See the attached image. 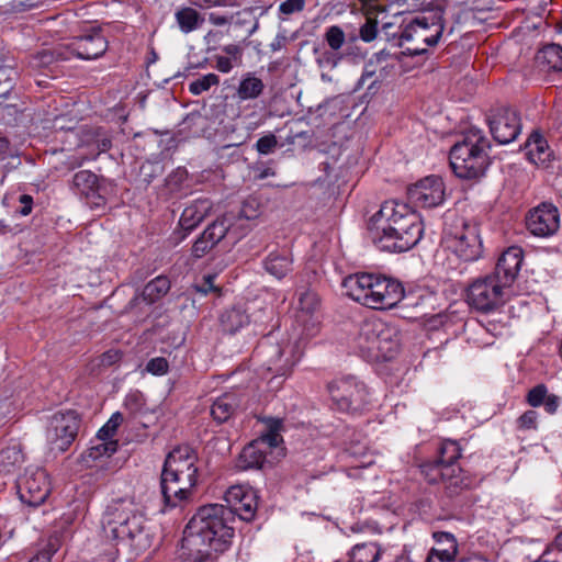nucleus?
<instances>
[{"label": "nucleus", "mask_w": 562, "mask_h": 562, "mask_svg": "<svg viewBox=\"0 0 562 562\" xmlns=\"http://www.w3.org/2000/svg\"><path fill=\"white\" fill-rule=\"evenodd\" d=\"M234 537L233 513L223 504L201 506L183 531L182 549L190 562H206L226 551Z\"/></svg>", "instance_id": "1"}, {"label": "nucleus", "mask_w": 562, "mask_h": 562, "mask_svg": "<svg viewBox=\"0 0 562 562\" xmlns=\"http://www.w3.org/2000/svg\"><path fill=\"white\" fill-rule=\"evenodd\" d=\"M145 522V516L134 502L117 499L106 507L102 530L105 539L128 542L135 551L142 552L150 548L153 542Z\"/></svg>", "instance_id": "2"}, {"label": "nucleus", "mask_w": 562, "mask_h": 562, "mask_svg": "<svg viewBox=\"0 0 562 562\" xmlns=\"http://www.w3.org/2000/svg\"><path fill=\"white\" fill-rule=\"evenodd\" d=\"M490 140L479 128H470L450 149L449 164L453 173L461 179H477L490 166Z\"/></svg>", "instance_id": "3"}, {"label": "nucleus", "mask_w": 562, "mask_h": 562, "mask_svg": "<svg viewBox=\"0 0 562 562\" xmlns=\"http://www.w3.org/2000/svg\"><path fill=\"white\" fill-rule=\"evenodd\" d=\"M461 458V448L454 440H443L438 449V457L422 465V472L429 483L441 482L449 497L457 496L467 490L471 480L464 475L457 464Z\"/></svg>", "instance_id": "4"}, {"label": "nucleus", "mask_w": 562, "mask_h": 562, "mask_svg": "<svg viewBox=\"0 0 562 562\" xmlns=\"http://www.w3.org/2000/svg\"><path fill=\"white\" fill-rule=\"evenodd\" d=\"M370 221L380 223L382 231H385V225L402 231L401 237L405 245H417L423 237L424 227L420 216L406 203L385 201Z\"/></svg>", "instance_id": "5"}, {"label": "nucleus", "mask_w": 562, "mask_h": 562, "mask_svg": "<svg viewBox=\"0 0 562 562\" xmlns=\"http://www.w3.org/2000/svg\"><path fill=\"white\" fill-rule=\"evenodd\" d=\"M445 30L442 12L415 18L403 30L400 36V45L404 42L413 43L402 53L406 56H415L427 53L426 46L438 44Z\"/></svg>", "instance_id": "6"}, {"label": "nucleus", "mask_w": 562, "mask_h": 562, "mask_svg": "<svg viewBox=\"0 0 562 562\" xmlns=\"http://www.w3.org/2000/svg\"><path fill=\"white\" fill-rule=\"evenodd\" d=\"M449 247L463 261L472 262L481 258L483 244L476 223L456 217L445 229Z\"/></svg>", "instance_id": "7"}, {"label": "nucleus", "mask_w": 562, "mask_h": 562, "mask_svg": "<svg viewBox=\"0 0 562 562\" xmlns=\"http://www.w3.org/2000/svg\"><path fill=\"white\" fill-rule=\"evenodd\" d=\"M507 286L493 274L475 279L467 288V302L476 311L487 313L504 303V290Z\"/></svg>", "instance_id": "8"}, {"label": "nucleus", "mask_w": 562, "mask_h": 562, "mask_svg": "<svg viewBox=\"0 0 562 562\" xmlns=\"http://www.w3.org/2000/svg\"><path fill=\"white\" fill-rule=\"evenodd\" d=\"M303 352L297 344L281 346L262 339L255 349V356L266 359L267 369L276 375H288L300 361Z\"/></svg>", "instance_id": "9"}, {"label": "nucleus", "mask_w": 562, "mask_h": 562, "mask_svg": "<svg viewBox=\"0 0 562 562\" xmlns=\"http://www.w3.org/2000/svg\"><path fill=\"white\" fill-rule=\"evenodd\" d=\"M330 398L337 409L346 413H357L367 404L364 385L353 376L336 379L328 384Z\"/></svg>", "instance_id": "10"}, {"label": "nucleus", "mask_w": 562, "mask_h": 562, "mask_svg": "<svg viewBox=\"0 0 562 562\" xmlns=\"http://www.w3.org/2000/svg\"><path fill=\"white\" fill-rule=\"evenodd\" d=\"M487 124L493 138L502 145L514 142L521 132L518 112L508 106L492 109L487 115Z\"/></svg>", "instance_id": "11"}, {"label": "nucleus", "mask_w": 562, "mask_h": 562, "mask_svg": "<svg viewBox=\"0 0 562 562\" xmlns=\"http://www.w3.org/2000/svg\"><path fill=\"white\" fill-rule=\"evenodd\" d=\"M79 419L75 412L56 413L52 416L46 437L52 450L66 451L77 437Z\"/></svg>", "instance_id": "12"}, {"label": "nucleus", "mask_w": 562, "mask_h": 562, "mask_svg": "<svg viewBox=\"0 0 562 562\" xmlns=\"http://www.w3.org/2000/svg\"><path fill=\"white\" fill-rule=\"evenodd\" d=\"M198 457L189 446L175 448L166 458L162 472L166 476L178 477L187 481V485H195L198 480Z\"/></svg>", "instance_id": "13"}, {"label": "nucleus", "mask_w": 562, "mask_h": 562, "mask_svg": "<svg viewBox=\"0 0 562 562\" xmlns=\"http://www.w3.org/2000/svg\"><path fill=\"white\" fill-rule=\"evenodd\" d=\"M50 493V484L45 470L26 471L18 481V494L22 503L30 507L42 505Z\"/></svg>", "instance_id": "14"}, {"label": "nucleus", "mask_w": 562, "mask_h": 562, "mask_svg": "<svg viewBox=\"0 0 562 562\" xmlns=\"http://www.w3.org/2000/svg\"><path fill=\"white\" fill-rule=\"evenodd\" d=\"M560 212L552 203L543 202L531 209L526 216L528 232L541 238H548L560 228Z\"/></svg>", "instance_id": "15"}, {"label": "nucleus", "mask_w": 562, "mask_h": 562, "mask_svg": "<svg viewBox=\"0 0 562 562\" xmlns=\"http://www.w3.org/2000/svg\"><path fill=\"white\" fill-rule=\"evenodd\" d=\"M68 57L82 60H93L104 55L108 49V41L101 30L92 29L90 32L75 36L65 44Z\"/></svg>", "instance_id": "16"}, {"label": "nucleus", "mask_w": 562, "mask_h": 562, "mask_svg": "<svg viewBox=\"0 0 562 562\" xmlns=\"http://www.w3.org/2000/svg\"><path fill=\"white\" fill-rule=\"evenodd\" d=\"M411 203L417 207L431 209L442 204L445 200L443 181L438 176H428L407 190Z\"/></svg>", "instance_id": "17"}, {"label": "nucleus", "mask_w": 562, "mask_h": 562, "mask_svg": "<svg viewBox=\"0 0 562 562\" xmlns=\"http://www.w3.org/2000/svg\"><path fill=\"white\" fill-rule=\"evenodd\" d=\"M225 505L233 513V524L238 516L241 520L251 521L257 513L258 496L252 488L232 486L225 493Z\"/></svg>", "instance_id": "18"}, {"label": "nucleus", "mask_w": 562, "mask_h": 562, "mask_svg": "<svg viewBox=\"0 0 562 562\" xmlns=\"http://www.w3.org/2000/svg\"><path fill=\"white\" fill-rule=\"evenodd\" d=\"M376 277L378 274L366 272L350 274L344 279L342 288L353 301L371 307L374 302Z\"/></svg>", "instance_id": "19"}, {"label": "nucleus", "mask_w": 562, "mask_h": 562, "mask_svg": "<svg viewBox=\"0 0 562 562\" xmlns=\"http://www.w3.org/2000/svg\"><path fill=\"white\" fill-rule=\"evenodd\" d=\"M72 189L92 210L104 209L106 200L100 192L97 175L90 170H80L74 175Z\"/></svg>", "instance_id": "20"}, {"label": "nucleus", "mask_w": 562, "mask_h": 562, "mask_svg": "<svg viewBox=\"0 0 562 562\" xmlns=\"http://www.w3.org/2000/svg\"><path fill=\"white\" fill-rule=\"evenodd\" d=\"M369 238L374 244V246L382 250L389 252H404L412 249L415 245H405V241L402 240V231L396 229V227H392L385 225V231H382L380 227V223H373V221L369 222Z\"/></svg>", "instance_id": "21"}, {"label": "nucleus", "mask_w": 562, "mask_h": 562, "mask_svg": "<svg viewBox=\"0 0 562 562\" xmlns=\"http://www.w3.org/2000/svg\"><path fill=\"white\" fill-rule=\"evenodd\" d=\"M374 302L370 308L390 310L398 305L403 299L402 284L393 279L378 276L375 281Z\"/></svg>", "instance_id": "22"}, {"label": "nucleus", "mask_w": 562, "mask_h": 562, "mask_svg": "<svg viewBox=\"0 0 562 562\" xmlns=\"http://www.w3.org/2000/svg\"><path fill=\"white\" fill-rule=\"evenodd\" d=\"M522 259V249L518 246H512L501 255L492 274L509 288L520 270Z\"/></svg>", "instance_id": "23"}, {"label": "nucleus", "mask_w": 562, "mask_h": 562, "mask_svg": "<svg viewBox=\"0 0 562 562\" xmlns=\"http://www.w3.org/2000/svg\"><path fill=\"white\" fill-rule=\"evenodd\" d=\"M161 493L165 504L170 507L178 506L181 502L190 497L191 491L195 485H187V481H182L180 476H166L161 473Z\"/></svg>", "instance_id": "24"}, {"label": "nucleus", "mask_w": 562, "mask_h": 562, "mask_svg": "<svg viewBox=\"0 0 562 562\" xmlns=\"http://www.w3.org/2000/svg\"><path fill=\"white\" fill-rule=\"evenodd\" d=\"M211 211L212 202L209 199H198L183 210L179 225L186 234H189L203 222Z\"/></svg>", "instance_id": "25"}, {"label": "nucleus", "mask_w": 562, "mask_h": 562, "mask_svg": "<svg viewBox=\"0 0 562 562\" xmlns=\"http://www.w3.org/2000/svg\"><path fill=\"white\" fill-rule=\"evenodd\" d=\"M371 360H391L400 348L398 334L394 327L384 324L379 336Z\"/></svg>", "instance_id": "26"}, {"label": "nucleus", "mask_w": 562, "mask_h": 562, "mask_svg": "<svg viewBox=\"0 0 562 562\" xmlns=\"http://www.w3.org/2000/svg\"><path fill=\"white\" fill-rule=\"evenodd\" d=\"M384 324L381 319H368L361 324L357 341L360 351L368 358H371Z\"/></svg>", "instance_id": "27"}, {"label": "nucleus", "mask_w": 562, "mask_h": 562, "mask_svg": "<svg viewBox=\"0 0 562 562\" xmlns=\"http://www.w3.org/2000/svg\"><path fill=\"white\" fill-rule=\"evenodd\" d=\"M240 407V398L236 393L218 396L211 406V415L218 424L227 422Z\"/></svg>", "instance_id": "28"}, {"label": "nucleus", "mask_w": 562, "mask_h": 562, "mask_svg": "<svg viewBox=\"0 0 562 562\" xmlns=\"http://www.w3.org/2000/svg\"><path fill=\"white\" fill-rule=\"evenodd\" d=\"M266 457L262 441L254 440L241 450L237 465L241 470H259L266 463Z\"/></svg>", "instance_id": "29"}, {"label": "nucleus", "mask_w": 562, "mask_h": 562, "mask_svg": "<svg viewBox=\"0 0 562 562\" xmlns=\"http://www.w3.org/2000/svg\"><path fill=\"white\" fill-rule=\"evenodd\" d=\"M170 290V281L165 276H159L149 281L143 289L139 295H136L131 300L130 305H135L139 300H143L147 304H154L162 296H165Z\"/></svg>", "instance_id": "30"}, {"label": "nucleus", "mask_w": 562, "mask_h": 562, "mask_svg": "<svg viewBox=\"0 0 562 562\" xmlns=\"http://www.w3.org/2000/svg\"><path fill=\"white\" fill-rule=\"evenodd\" d=\"M220 324L223 331L233 335L249 324V316L241 306H233L221 314Z\"/></svg>", "instance_id": "31"}, {"label": "nucleus", "mask_w": 562, "mask_h": 562, "mask_svg": "<svg viewBox=\"0 0 562 562\" xmlns=\"http://www.w3.org/2000/svg\"><path fill=\"white\" fill-rule=\"evenodd\" d=\"M528 159L536 165H544L550 160L551 151L547 140L537 132L532 133L526 144Z\"/></svg>", "instance_id": "32"}, {"label": "nucleus", "mask_w": 562, "mask_h": 562, "mask_svg": "<svg viewBox=\"0 0 562 562\" xmlns=\"http://www.w3.org/2000/svg\"><path fill=\"white\" fill-rule=\"evenodd\" d=\"M233 216H223L211 223L201 234L215 247L224 237L234 234Z\"/></svg>", "instance_id": "33"}, {"label": "nucleus", "mask_w": 562, "mask_h": 562, "mask_svg": "<svg viewBox=\"0 0 562 562\" xmlns=\"http://www.w3.org/2000/svg\"><path fill=\"white\" fill-rule=\"evenodd\" d=\"M123 352L120 349H109L92 358L87 364V371L91 375H99L111 367L121 362Z\"/></svg>", "instance_id": "34"}, {"label": "nucleus", "mask_w": 562, "mask_h": 562, "mask_svg": "<svg viewBox=\"0 0 562 562\" xmlns=\"http://www.w3.org/2000/svg\"><path fill=\"white\" fill-rule=\"evenodd\" d=\"M69 60L68 50L65 44L53 48H44L32 56L31 66L33 68H46L56 61Z\"/></svg>", "instance_id": "35"}, {"label": "nucleus", "mask_w": 562, "mask_h": 562, "mask_svg": "<svg viewBox=\"0 0 562 562\" xmlns=\"http://www.w3.org/2000/svg\"><path fill=\"white\" fill-rule=\"evenodd\" d=\"M263 90L265 83L262 80L256 77L254 72H246L241 77L236 93L239 100L245 101L257 99Z\"/></svg>", "instance_id": "36"}, {"label": "nucleus", "mask_w": 562, "mask_h": 562, "mask_svg": "<svg viewBox=\"0 0 562 562\" xmlns=\"http://www.w3.org/2000/svg\"><path fill=\"white\" fill-rule=\"evenodd\" d=\"M175 19L181 32L188 34L200 29L205 19L191 7H183L176 11Z\"/></svg>", "instance_id": "37"}, {"label": "nucleus", "mask_w": 562, "mask_h": 562, "mask_svg": "<svg viewBox=\"0 0 562 562\" xmlns=\"http://www.w3.org/2000/svg\"><path fill=\"white\" fill-rule=\"evenodd\" d=\"M263 265L268 273L280 280L291 271L292 259L285 254L271 252Z\"/></svg>", "instance_id": "38"}, {"label": "nucleus", "mask_w": 562, "mask_h": 562, "mask_svg": "<svg viewBox=\"0 0 562 562\" xmlns=\"http://www.w3.org/2000/svg\"><path fill=\"white\" fill-rule=\"evenodd\" d=\"M435 300L434 293H409L405 295L403 293V299L398 303V306L401 308H407V307H414L416 308L415 315L412 317L418 318V317H425L429 314L427 308V303L432 302Z\"/></svg>", "instance_id": "39"}, {"label": "nucleus", "mask_w": 562, "mask_h": 562, "mask_svg": "<svg viewBox=\"0 0 562 562\" xmlns=\"http://www.w3.org/2000/svg\"><path fill=\"white\" fill-rule=\"evenodd\" d=\"M24 461L23 452L18 445L3 448L0 451V472L10 473L20 468Z\"/></svg>", "instance_id": "40"}, {"label": "nucleus", "mask_w": 562, "mask_h": 562, "mask_svg": "<svg viewBox=\"0 0 562 562\" xmlns=\"http://www.w3.org/2000/svg\"><path fill=\"white\" fill-rule=\"evenodd\" d=\"M432 538L437 542L438 548H432L431 550L437 551L438 554L446 558L456 559L458 554V542L452 533L446 531H435L432 533Z\"/></svg>", "instance_id": "41"}, {"label": "nucleus", "mask_w": 562, "mask_h": 562, "mask_svg": "<svg viewBox=\"0 0 562 562\" xmlns=\"http://www.w3.org/2000/svg\"><path fill=\"white\" fill-rule=\"evenodd\" d=\"M381 550L375 542L356 544L350 552V562H376Z\"/></svg>", "instance_id": "42"}, {"label": "nucleus", "mask_w": 562, "mask_h": 562, "mask_svg": "<svg viewBox=\"0 0 562 562\" xmlns=\"http://www.w3.org/2000/svg\"><path fill=\"white\" fill-rule=\"evenodd\" d=\"M537 58L548 67L555 71H562V46L559 44L546 45L539 53Z\"/></svg>", "instance_id": "43"}, {"label": "nucleus", "mask_w": 562, "mask_h": 562, "mask_svg": "<svg viewBox=\"0 0 562 562\" xmlns=\"http://www.w3.org/2000/svg\"><path fill=\"white\" fill-rule=\"evenodd\" d=\"M220 83V78L215 74H207L189 85V91L193 95H200L201 93L207 91L212 86H217Z\"/></svg>", "instance_id": "44"}, {"label": "nucleus", "mask_w": 562, "mask_h": 562, "mask_svg": "<svg viewBox=\"0 0 562 562\" xmlns=\"http://www.w3.org/2000/svg\"><path fill=\"white\" fill-rule=\"evenodd\" d=\"M117 449V441L114 440H100L99 443L92 446L88 450L89 458L97 460L103 456L110 457Z\"/></svg>", "instance_id": "45"}, {"label": "nucleus", "mask_w": 562, "mask_h": 562, "mask_svg": "<svg viewBox=\"0 0 562 562\" xmlns=\"http://www.w3.org/2000/svg\"><path fill=\"white\" fill-rule=\"evenodd\" d=\"M123 422V415L120 412L114 413L108 423L99 429L98 439L99 440H110L116 432L117 427Z\"/></svg>", "instance_id": "46"}, {"label": "nucleus", "mask_w": 562, "mask_h": 562, "mask_svg": "<svg viewBox=\"0 0 562 562\" xmlns=\"http://www.w3.org/2000/svg\"><path fill=\"white\" fill-rule=\"evenodd\" d=\"M325 41L333 50H338L345 43V33L338 25L329 26L325 32Z\"/></svg>", "instance_id": "47"}, {"label": "nucleus", "mask_w": 562, "mask_h": 562, "mask_svg": "<svg viewBox=\"0 0 562 562\" xmlns=\"http://www.w3.org/2000/svg\"><path fill=\"white\" fill-rule=\"evenodd\" d=\"M319 305L318 296L315 292L305 290L299 295V308L305 313H313Z\"/></svg>", "instance_id": "48"}, {"label": "nucleus", "mask_w": 562, "mask_h": 562, "mask_svg": "<svg viewBox=\"0 0 562 562\" xmlns=\"http://www.w3.org/2000/svg\"><path fill=\"white\" fill-rule=\"evenodd\" d=\"M145 404L144 396L138 390L131 391L124 400V407L132 414L138 413Z\"/></svg>", "instance_id": "49"}, {"label": "nucleus", "mask_w": 562, "mask_h": 562, "mask_svg": "<svg viewBox=\"0 0 562 562\" xmlns=\"http://www.w3.org/2000/svg\"><path fill=\"white\" fill-rule=\"evenodd\" d=\"M548 389L544 384H538L527 394V403L532 407H539L548 396Z\"/></svg>", "instance_id": "50"}, {"label": "nucleus", "mask_w": 562, "mask_h": 562, "mask_svg": "<svg viewBox=\"0 0 562 562\" xmlns=\"http://www.w3.org/2000/svg\"><path fill=\"white\" fill-rule=\"evenodd\" d=\"M538 413L529 409L525 412L517 419V428L519 430H536L537 429Z\"/></svg>", "instance_id": "51"}, {"label": "nucleus", "mask_w": 562, "mask_h": 562, "mask_svg": "<svg viewBox=\"0 0 562 562\" xmlns=\"http://www.w3.org/2000/svg\"><path fill=\"white\" fill-rule=\"evenodd\" d=\"M277 145H278V139H277L276 135L268 134V135L260 137L257 140L255 148L261 155H269L274 150Z\"/></svg>", "instance_id": "52"}, {"label": "nucleus", "mask_w": 562, "mask_h": 562, "mask_svg": "<svg viewBox=\"0 0 562 562\" xmlns=\"http://www.w3.org/2000/svg\"><path fill=\"white\" fill-rule=\"evenodd\" d=\"M378 35V21L374 19H367L364 24L360 27V38L363 42L370 43L376 38Z\"/></svg>", "instance_id": "53"}, {"label": "nucleus", "mask_w": 562, "mask_h": 562, "mask_svg": "<svg viewBox=\"0 0 562 562\" xmlns=\"http://www.w3.org/2000/svg\"><path fill=\"white\" fill-rule=\"evenodd\" d=\"M255 8L248 7L244 8L233 14H231L232 22L236 26H245L246 24L250 23L252 21Z\"/></svg>", "instance_id": "54"}, {"label": "nucleus", "mask_w": 562, "mask_h": 562, "mask_svg": "<svg viewBox=\"0 0 562 562\" xmlns=\"http://www.w3.org/2000/svg\"><path fill=\"white\" fill-rule=\"evenodd\" d=\"M168 368V361L162 357L153 358L146 364V370L156 375L167 373Z\"/></svg>", "instance_id": "55"}, {"label": "nucleus", "mask_w": 562, "mask_h": 562, "mask_svg": "<svg viewBox=\"0 0 562 562\" xmlns=\"http://www.w3.org/2000/svg\"><path fill=\"white\" fill-rule=\"evenodd\" d=\"M305 0H285L280 3L279 11L284 15H290L295 12H301L305 8Z\"/></svg>", "instance_id": "56"}, {"label": "nucleus", "mask_w": 562, "mask_h": 562, "mask_svg": "<svg viewBox=\"0 0 562 562\" xmlns=\"http://www.w3.org/2000/svg\"><path fill=\"white\" fill-rule=\"evenodd\" d=\"M214 247L211 245L204 236L200 235L192 246V256L195 258L204 257Z\"/></svg>", "instance_id": "57"}, {"label": "nucleus", "mask_w": 562, "mask_h": 562, "mask_svg": "<svg viewBox=\"0 0 562 562\" xmlns=\"http://www.w3.org/2000/svg\"><path fill=\"white\" fill-rule=\"evenodd\" d=\"M222 50L229 57L236 66H240L243 61V48L237 44H228L223 46Z\"/></svg>", "instance_id": "58"}, {"label": "nucleus", "mask_w": 562, "mask_h": 562, "mask_svg": "<svg viewBox=\"0 0 562 562\" xmlns=\"http://www.w3.org/2000/svg\"><path fill=\"white\" fill-rule=\"evenodd\" d=\"M256 441H262V448L268 452V449H272L279 446L282 441V437L278 432L268 431L266 435H262L260 438L256 439Z\"/></svg>", "instance_id": "59"}, {"label": "nucleus", "mask_w": 562, "mask_h": 562, "mask_svg": "<svg viewBox=\"0 0 562 562\" xmlns=\"http://www.w3.org/2000/svg\"><path fill=\"white\" fill-rule=\"evenodd\" d=\"M255 205H257L256 200H247V201H245V203L243 204L241 210L239 212V216L241 218H246V220H249V221L257 218L258 217V211L255 207Z\"/></svg>", "instance_id": "60"}, {"label": "nucleus", "mask_w": 562, "mask_h": 562, "mask_svg": "<svg viewBox=\"0 0 562 562\" xmlns=\"http://www.w3.org/2000/svg\"><path fill=\"white\" fill-rule=\"evenodd\" d=\"M215 276H204L202 282L195 285L196 292L207 294L210 292H216L218 289L214 284Z\"/></svg>", "instance_id": "61"}, {"label": "nucleus", "mask_w": 562, "mask_h": 562, "mask_svg": "<svg viewBox=\"0 0 562 562\" xmlns=\"http://www.w3.org/2000/svg\"><path fill=\"white\" fill-rule=\"evenodd\" d=\"M19 202L21 206L16 210L22 216H26L32 212L33 209V198L30 194H21L19 198Z\"/></svg>", "instance_id": "62"}, {"label": "nucleus", "mask_w": 562, "mask_h": 562, "mask_svg": "<svg viewBox=\"0 0 562 562\" xmlns=\"http://www.w3.org/2000/svg\"><path fill=\"white\" fill-rule=\"evenodd\" d=\"M215 68L223 72L228 74L235 65L229 57L226 56H215Z\"/></svg>", "instance_id": "63"}, {"label": "nucleus", "mask_w": 562, "mask_h": 562, "mask_svg": "<svg viewBox=\"0 0 562 562\" xmlns=\"http://www.w3.org/2000/svg\"><path fill=\"white\" fill-rule=\"evenodd\" d=\"M54 552L53 548H45L38 551L29 562H50Z\"/></svg>", "instance_id": "64"}]
</instances>
